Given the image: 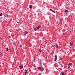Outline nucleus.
Listing matches in <instances>:
<instances>
[{"label":"nucleus","mask_w":75,"mask_h":75,"mask_svg":"<svg viewBox=\"0 0 75 75\" xmlns=\"http://www.w3.org/2000/svg\"><path fill=\"white\" fill-rule=\"evenodd\" d=\"M73 44H74V42H70V46H72V45H73Z\"/></svg>","instance_id":"6"},{"label":"nucleus","mask_w":75,"mask_h":75,"mask_svg":"<svg viewBox=\"0 0 75 75\" xmlns=\"http://www.w3.org/2000/svg\"><path fill=\"white\" fill-rule=\"evenodd\" d=\"M29 8L30 9L33 8V6H32L31 5H30L29 6Z\"/></svg>","instance_id":"5"},{"label":"nucleus","mask_w":75,"mask_h":75,"mask_svg":"<svg viewBox=\"0 0 75 75\" xmlns=\"http://www.w3.org/2000/svg\"><path fill=\"white\" fill-rule=\"evenodd\" d=\"M19 67L21 69H22L23 68V65L20 66Z\"/></svg>","instance_id":"4"},{"label":"nucleus","mask_w":75,"mask_h":75,"mask_svg":"<svg viewBox=\"0 0 75 75\" xmlns=\"http://www.w3.org/2000/svg\"><path fill=\"white\" fill-rule=\"evenodd\" d=\"M20 47H21V48H22V47H22V46H21V45H20Z\"/></svg>","instance_id":"18"},{"label":"nucleus","mask_w":75,"mask_h":75,"mask_svg":"<svg viewBox=\"0 0 75 75\" xmlns=\"http://www.w3.org/2000/svg\"><path fill=\"white\" fill-rule=\"evenodd\" d=\"M62 75H65V74H64V73H62Z\"/></svg>","instance_id":"16"},{"label":"nucleus","mask_w":75,"mask_h":75,"mask_svg":"<svg viewBox=\"0 0 75 75\" xmlns=\"http://www.w3.org/2000/svg\"><path fill=\"white\" fill-rule=\"evenodd\" d=\"M25 33L26 34H28V32L27 31L25 32Z\"/></svg>","instance_id":"15"},{"label":"nucleus","mask_w":75,"mask_h":75,"mask_svg":"<svg viewBox=\"0 0 75 75\" xmlns=\"http://www.w3.org/2000/svg\"><path fill=\"white\" fill-rule=\"evenodd\" d=\"M25 75H26V74H27V70H25Z\"/></svg>","instance_id":"12"},{"label":"nucleus","mask_w":75,"mask_h":75,"mask_svg":"<svg viewBox=\"0 0 75 75\" xmlns=\"http://www.w3.org/2000/svg\"><path fill=\"white\" fill-rule=\"evenodd\" d=\"M40 28H41V26H39L37 28V29H39Z\"/></svg>","instance_id":"8"},{"label":"nucleus","mask_w":75,"mask_h":75,"mask_svg":"<svg viewBox=\"0 0 75 75\" xmlns=\"http://www.w3.org/2000/svg\"><path fill=\"white\" fill-rule=\"evenodd\" d=\"M50 11H52V12H53V13H55V11H53L51 9H50Z\"/></svg>","instance_id":"3"},{"label":"nucleus","mask_w":75,"mask_h":75,"mask_svg":"<svg viewBox=\"0 0 75 75\" xmlns=\"http://www.w3.org/2000/svg\"><path fill=\"white\" fill-rule=\"evenodd\" d=\"M56 46L57 48H58V44H56Z\"/></svg>","instance_id":"10"},{"label":"nucleus","mask_w":75,"mask_h":75,"mask_svg":"<svg viewBox=\"0 0 75 75\" xmlns=\"http://www.w3.org/2000/svg\"><path fill=\"white\" fill-rule=\"evenodd\" d=\"M37 28H35L34 30H37Z\"/></svg>","instance_id":"19"},{"label":"nucleus","mask_w":75,"mask_h":75,"mask_svg":"<svg viewBox=\"0 0 75 75\" xmlns=\"http://www.w3.org/2000/svg\"><path fill=\"white\" fill-rule=\"evenodd\" d=\"M6 50H7V51H8V48H6Z\"/></svg>","instance_id":"14"},{"label":"nucleus","mask_w":75,"mask_h":75,"mask_svg":"<svg viewBox=\"0 0 75 75\" xmlns=\"http://www.w3.org/2000/svg\"><path fill=\"white\" fill-rule=\"evenodd\" d=\"M39 50L40 51V52H41V51L40 50V49H39Z\"/></svg>","instance_id":"20"},{"label":"nucleus","mask_w":75,"mask_h":75,"mask_svg":"<svg viewBox=\"0 0 75 75\" xmlns=\"http://www.w3.org/2000/svg\"><path fill=\"white\" fill-rule=\"evenodd\" d=\"M8 38H11V36H8Z\"/></svg>","instance_id":"13"},{"label":"nucleus","mask_w":75,"mask_h":75,"mask_svg":"<svg viewBox=\"0 0 75 75\" xmlns=\"http://www.w3.org/2000/svg\"><path fill=\"white\" fill-rule=\"evenodd\" d=\"M24 35H26V33H25V32L24 33Z\"/></svg>","instance_id":"17"},{"label":"nucleus","mask_w":75,"mask_h":75,"mask_svg":"<svg viewBox=\"0 0 75 75\" xmlns=\"http://www.w3.org/2000/svg\"><path fill=\"white\" fill-rule=\"evenodd\" d=\"M17 23L18 24V22H17Z\"/></svg>","instance_id":"22"},{"label":"nucleus","mask_w":75,"mask_h":75,"mask_svg":"<svg viewBox=\"0 0 75 75\" xmlns=\"http://www.w3.org/2000/svg\"><path fill=\"white\" fill-rule=\"evenodd\" d=\"M3 16V13H1L0 14V16Z\"/></svg>","instance_id":"11"},{"label":"nucleus","mask_w":75,"mask_h":75,"mask_svg":"<svg viewBox=\"0 0 75 75\" xmlns=\"http://www.w3.org/2000/svg\"><path fill=\"white\" fill-rule=\"evenodd\" d=\"M55 59L54 60V61H56L57 59V55H55Z\"/></svg>","instance_id":"2"},{"label":"nucleus","mask_w":75,"mask_h":75,"mask_svg":"<svg viewBox=\"0 0 75 75\" xmlns=\"http://www.w3.org/2000/svg\"><path fill=\"white\" fill-rule=\"evenodd\" d=\"M68 14H66V15H67V16H68Z\"/></svg>","instance_id":"21"},{"label":"nucleus","mask_w":75,"mask_h":75,"mask_svg":"<svg viewBox=\"0 0 75 75\" xmlns=\"http://www.w3.org/2000/svg\"><path fill=\"white\" fill-rule=\"evenodd\" d=\"M38 69H39V70L42 71H44V70L45 69L44 68L42 67H38Z\"/></svg>","instance_id":"1"},{"label":"nucleus","mask_w":75,"mask_h":75,"mask_svg":"<svg viewBox=\"0 0 75 75\" xmlns=\"http://www.w3.org/2000/svg\"><path fill=\"white\" fill-rule=\"evenodd\" d=\"M69 65H72V64L71 63H69Z\"/></svg>","instance_id":"7"},{"label":"nucleus","mask_w":75,"mask_h":75,"mask_svg":"<svg viewBox=\"0 0 75 75\" xmlns=\"http://www.w3.org/2000/svg\"><path fill=\"white\" fill-rule=\"evenodd\" d=\"M65 12L66 13H68V11L67 10H65Z\"/></svg>","instance_id":"9"}]
</instances>
